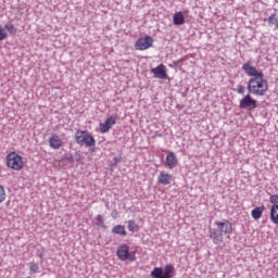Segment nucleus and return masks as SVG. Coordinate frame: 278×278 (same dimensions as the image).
I'll return each instance as SVG.
<instances>
[{
	"instance_id": "f257e3e1",
	"label": "nucleus",
	"mask_w": 278,
	"mask_h": 278,
	"mask_svg": "<svg viewBox=\"0 0 278 278\" xmlns=\"http://www.w3.org/2000/svg\"><path fill=\"white\" fill-rule=\"evenodd\" d=\"M214 225L215 227L210 230V238L215 244H222L224 236H231L233 233V224L228 219L223 222L216 220Z\"/></svg>"
},
{
	"instance_id": "f03ea898",
	"label": "nucleus",
	"mask_w": 278,
	"mask_h": 278,
	"mask_svg": "<svg viewBox=\"0 0 278 278\" xmlns=\"http://www.w3.org/2000/svg\"><path fill=\"white\" fill-rule=\"evenodd\" d=\"M248 92L254 97H266L268 92V80L263 76L250 78L248 81Z\"/></svg>"
},
{
	"instance_id": "7ed1b4c3",
	"label": "nucleus",
	"mask_w": 278,
	"mask_h": 278,
	"mask_svg": "<svg viewBox=\"0 0 278 278\" xmlns=\"http://www.w3.org/2000/svg\"><path fill=\"white\" fill-rule=\"evenodd\" d=\"M74 140L80 147H87L88 149H94L97 147V140L88 130H76Z\"/></svg>"
},
{
	"instance_id": "20e7f679",
	"label": "nucleus",
	"mask_w": 278,
	"mask_h": 278,
	"mask_svg": "<svg viewBox=\"0 0 278 278\" xmlns=\"http://www.w3.org/2000/svg\"><path fill=\"white\" fill-rule=\"evenodd\" d=\"M7 166L12 170H23L25 167V162L23 156L18 155L16 152H11L7 155Z\"/></svg>"
},
{
	"instance_id": "39448f33",
	"label": "nucleus",
	"mask_w": 278,
	"mask_h": 278,
	"mask_svg": "<svg viewBox=\"0 0 278 278\" xmlns=\"http://www.w3.org/2000/svg\"><path fill=\"white\" fill-rule=\"evenodd\" d=\"M152 278H173L175 277V265L167 264L164 268L162 267H155L151 271Z\"/></svg>"
},
{
	"instance_id": "423d86ee",
	"label": "nucleus",
	"mask_w": 278,
	"mask_h": 278,
	"mask_svg": "<svg viewBox=\"0 0 278 278\" xmlns=\"http://www.w3.org/2000/svg\"><path fill=\"white\" fill-rule=\"evenodd\" d=\"M116 255L121 262H136V252H129V245L125 243L117 248Z\"/></svg>"
},
{
	"instance_id": "0eeeda50",
	"label": "nucleus",
	"mask_w": 278,
	"mask_h": 278,
	"mask_svg": "<svg viewBox=\"0 0 278 278\" xmlns=\"http://www.w3.org/2000/svg\"><path fill=\"white\" fill-rule=\"evenodd\" d=\"M242 71L248 75V77H252V79H257L260 77H264V72L262 70H257L251 62H247L242 65Z\"/></svg>"
},
{
	"instance_id": "6e6552de",
	"label": "nucleus",
	"mask_w": 278,
	"mask_h": 278,
	"mask_svg": "<svg viewBox=\"0 0 278 278\" xmlns=\"http://www.w3.org/2000/svg\"><path fill=\"white\" fill-rule=\"evenodd\" d=\"M239 108L241 110H255L257 108V100L253 99L251 93H248L239 101Z\"/></svg>"
},
{
	"instance_id": "1a4fd4ad",
	"label": "nucleus",
	"mask_w": 278,
	"mask_h": 278,
	"mask_svg": "<svg viewBox=\"0 0 278 278\" xmlns=\"http://www.w3.org/2000/svg\"><path fill=\"white\" fill-rule=\"evenodd\" d=\"M151 47H153V38L150 36L141 37L135 43L137 51H147V49H151Z\"/></svg>"
},
{
	"instance_id": "9d476101",
	"label": "nucleus",
	"mask_w": 278,
	"mask_h": 278,
	"mask_svg": "<svg viewBox=\"0 0 278 278\" xmlns=\"http://www.w3.org/2000/svg\"><path fill=\"white\" fill-rule=\"evenodd\" d=\"M117 121H118L117 114H113L106 117L105 122L100 124V134H108V131H110V129H112V127L116 125Z\"/></svg>"
},
{
	"instance_id": "9b49d317",
	"label": "nucleus",
	"mask_w": 278,
	"mask_h": 278,
	"mask_svg": "<svg viewBox=\"0 0 278 278\" xmlns=\"http://www.w3.org/2000/svg\"><path fill=\"white\" fill-rule=\"evenodd\" d=\"M154 79H168V74L166 73V65L160 64L159 66L151 70Z\"/></svg>"
},
{
	"instance_id": "f8f14e48",
	"label": "nucleus",
	"mask_w": 278,
	"mask_h": 278,
	"mask_svg": "<svg viewBox=\"0 0 278 278\" xmlns=\"http://www.w3.org/2000/svg\"><path fill=\"white\" fill-rule=\"evenodd\" d=\"M49 147L50 149H62L64 147V141H62V138L58 134H53L49 139Z\"/></svg>"
},
{
	"instance_id": "ddd939ff",
	"label": "nucleus",
	"mask_w": 278,
	"mask_h": 278,
	"mask_svg": "<svg viewBox=\"0 0 278 278\" xmlns=\"http://www.w3.org/2000/svg\"><path fill=\"white\" fill-rule=\"evenodd\" d=\"M173 181V175L166 173V172H160L157 176V184H161L162 186H169V184Z\"/></svg>"
},
{
	"instance_id": "4468645a",
	"label": "nucleus",
	"mask_w": 278,
	"mask_h": 278,
	"mask_svg": "<svg viewBox=\"0 0 278 278\" xmlns=\"http://www.w3.org/2000/svg\"><path fill=\"white\" fill-rule=\"evenodd\" d=\"M165 162L168 168H175L179 164V160L177 159L175 152H169L166 155Z\"/></svg>"
},
{
	"instance_id": "2eb2a0df",
	"label": "nucleus",
	"mask_w": 278,
	"mask_h": 278,
	"mask_svg": "<svg viewBox=\"0 0 278 278\" xmlns=\"http://www.w3.org/2000/svg\"><path fill=\"white\" fill-rule=\"evenodd\" d=\"M264 210H266V207L264 205L257 206L254 210H252V212H251L252 218L254 220H260V218H262V215L264 214Z\"/></svg>"
},
{
	"instance_id": "dca6fc26",
	"label": "nucleus",
	"mask_w": 278,
	"mask_h": 278,
	"mask_svg": "<svg viewBox=\"0 0 278 278\" xmlns=\"http://www.w3.org/2000/svg\"><path fill=\"white\" fill-rule=\"evenodd\" d=\"M174 25H184L186 23V17L182 12H176L173 16Z\"/></svg>"
},
{
	"instance_id": "f3484780",
	"label": "nucleus",
	"mask_w": 278,
	"mask_h": 278,
	"mask_svg": "<svg viewBox=\"0 0 278 278\" xmlns=\"http://www.w3.org/2000/svg\"><path fill=\"white\" fill-rule=\"evenodd\" d=\"M270 220L273 225H278V204L270 207Z\"/></svg>"
},
{
	"instance_id": "a211bd4d",
	"label": "nucleus",
	"mask_w": 278,
	"mask_h": 278,
	"mask_svg": "<svg viewBox=\"0 0 278 278\" xmlns=\"http://www.w3.org/2000/svg\"><path fill=\"white\" fill-rule=\"evenodd\" d=\"M112 233H115L116 236L125 237L127 236V230L125 229V226L116 225L112 228Z\"/></svg>"
},
{
	"instance_id": "6ab92c4d",
	"label": "nucleus",
	"mask_w": 278,
	"mask_h": 278,
	"mask_svg": "<svg viewBox=\"0 0 278 278\" xmlns=\"http://www.w3.org/2000/svg\"><path fill=\"white\" fill-rule=\"evenodd\" d=\"M4 31H8V34H10V36H16V31H18V28H16V26H14V24H5Z\"/></svg>"
},
{
	"instance_id": "aec40b11",
	"label": "nucleus",
	"mask_w": 278,
	"mask_h": 278,
	"mask_svg": "<svg viewBox=\"0 0 278 278\" xmlns=\"http://www.w3.org/2000/svg\"><path fill=\"white\" fill-rule=\"evenodd\" d=\"M129 231H138V224L134 220H128Z\"/></svg>"
},
{
	"instance_id": "412c9836",
	"label": "nucleus",
	"mask_w": 278,
	"mask_h": 278,
	"mask_svg": "<svg viewBox=\"0 0 278 278\" xmlns=\"http://www.w3.org/2000/svg\"><path fill=\"white\" fill-rule=\"evenodd\" d=\"M96 220H97L96 225L98 227H105V222L103 220V215H98L96 217Z\"/></svg>"
},
{
	"instance_id": "4be33fe9",
	"label": "nucleus",
	"mask_w": 278,
	"mask_h": 278,
	"mask_svg": "<svg viewBox=\"0 0 278 278\" xmlns=\"http://www.w3.org/2000/svg\"><path fill=\"white\" fill-rule=\"evenodd\" d=\"M8 38V31L5 27L0 25V40H5Z\"/></svg>"
},
{
	"instance_id": "5701e85b",
	"label": "nucleus",
	"mask_w": 278,
	"mask_h": 278,
	"mask_svg": "<svg viewBox=\"0 0 278 278\" xmlns=\"http://www.w3.org/2000/svg\"><path fill=\"white\" fill-rule=\"evenodd\" d=\"M5 188H3V186L0 185V203H3V201H5Z\"/></svg>"
},
{
	"instance_id": "b1692460",
	"label": "nucleus",
	"mask_w": 278,
	"mask_h": 278,
	"mask_svg": "<svg viewBox=\"0 0 278 278\" xmlns=\"http://www.w3.org/2000/svg\"><path fill=\"white\" fill-rule=\"evenodd\" d=\"M269 201H270V203H273V205H277L278 204V194L270 195Z\"/></svg>"
},
{
	"instance_id": "393cba45",
	"label": "nucleus",
	"mask_w": 278,
	"mask_h": 278,
	"mask_svg": "<svg viewBox=\"0 0 278 278\" xmlns=\"http://www.w3.org/2000/svg\"><path fill=\"white\" fill-rule=\"evenodd\" d=\"M38 263H30L29 270L30 273H36L38 270Z\"/></svg>"
},
{
	"instance_id": "a878e982",
	"label": "nucleus",
	"mask_w": 278,
	"mask_h": 278,
	"mask_svg": "<svg viewBox=\"0 0 278 278\" xmlns=\"http://www.w3.org/2000/svg\"><path fill=\"white\" fill-rule=\"evenodd\" d=\"M268 23L269 25H275V23H277V17L275 14H271L269 17H268Z\"/></svg>"
},
{
	"instance_id": "bb28decb",
	"label": "nucleus",
	"mask_w": 278,
	"mask_h": 278,
	"mask_svg": "<svg viewBox=\"0 0 278 278\" xmlns=\"http://www.w3.org/2000/svg\"><path fill=\"white\" fill-rule=\"evenodd\" d=\"M237 92H238V94H244V92H245L244 86L238 85Z\"/></svg>"
},
{
	"instance_id": "cd10ccee",
	"label": "nucleus",
	"mask_w": 278,
	"mask_h": 278,
	"mask_svg": "<svg viewBox=\"0 0 278 278\" xmlns=\"http://www.w3.org/2000/svg\"><path fill=\"white\" fill-rule=\"evenodd\" d=\"M114 162H115V164H118V163L121 162V157L115 156V157H114Z\"/></svg>"
}]
</instances>
